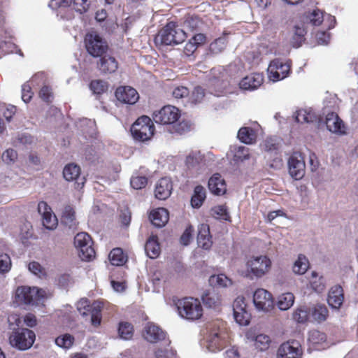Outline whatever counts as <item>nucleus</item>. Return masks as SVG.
<instances>
[{
  "mask_svg": "<svg viewBox=\"0 0 358 358\" xmlns=\"http://www.w3.org/2000/svg\"><path fill=\"white\" fill-rule=\"evenodd\" d=\"M197 45L195 42H192L191 39L185 44L183 52L187 56H191L197 49Z\"/></svg>",
  "mask_w": 358,
  "mask_h": 358,
  "instance_id": "64",
  "label": "nucleus"
},
{
  "mask_svg": "<svg viewBox=\"0 0 358 358\" xmlns=\"http://www.w3.org/2000/svg\"><path fill=\"white\" fill-rule=\"evenodd\" d=\"M131 186L135 189L144 188L148 184V179L145 176H134L131 178Z\"/></svg>",
  "mask_w": 358,
  "mask_h": 358,
  "instance_id": "56",
  "label": "nucleus"
},
{
  "mask_svg": "<svg viewBox=\"0 0 358 358\" xmlns=\"http://www.w3.org/2000/svg\"><path fill=\"white\" fill-rule=\"evenodd\" d=\"M35 338L36 335L32 330L22 328L13 331L9 337V341L12 346L20 350H25L32 346Z\"/></svg>",
  "mask_w": 358,
  "mask_h": 358,
  "instance_id": "6",
  "label": "nucleus"
},
{
  "mask_svg": "<svg viewBox=\"0 0 358 358\" xmlns=\"http://www.w3.org/2000/svg\"><path fill=\"white\" fill-rule=\"evenodd\" d=\"M145 250L147 255L155 259L157 257L160 253V246L158 243V237L156 235H152L146 241L145 245Z\"/></svg>",
  "mask_w": 358,
  "mask_h": 358,
  "instance_id": "27",
  "label": "nucleus"
},
{
  "mask_svg": "<svg viewBox=\"0 0 358 358\" xmlns=\"http://www.w3.org/2000/svg\"><path fill=\"white\" fill-rule=\"evenodd\" d=\"M294 302V296L291 292L284 293L278 298V307L282 310H288Z\"/></svg>",
  "mask_w": 358,
  "mask_h": 358,
  "instance_id": "37",
  "label": "nucleus"
},
{
  "mask_svg": "<svg viewBox=\"0 0 358 358\" xmlns=\"http://www.w3.org/2000/svg\"><path fill=\"white\" fill-rule=\"evenodd\" d=\"M90 88L94 94H101L108 90V85L102 80H94L91 81Z\"/></svg>",
  "mask_w": 358,
  "mask_h": 358,
  "instance_id": "44",
  "label": "nucleus"
},
{
  "mask_svg": "<svg viewBox=\"0 0 358 358\" xmlns=\"http://www.w3.org/2000/svg\"><path fill=\"white\" fill-rule=\"evenodd\" d=\"M172 96L176 99H182L189 96V90L183 85L175 87L172 90Z\"/></svg>",
  "mask_w": 358,
  "mask_h": 358,
  "instance_id": "54",
  "label": "nucleus"
},
{
  "mask_svg": "<svg viewBox=\"0 0 358 358\" xmlns=\"http://www.w3.org/2000/svg\"><path fill=\"white\" fill-rule=\"evenodd\" d=\"M79 256L83 261H90L95 257V250L93 248V243L83 245L78 248Z\"/></svg>",
  "mask_w": 358,
  "mask_h": 358,
  "instance_id": "39",
  "label": "nucleus"
},
{
  "mask_svg": "<svg viewBox=\"0 0 358 358\" xmlns=\"http://www.w3.org/2000/svg\"><path fill=\"white\" fill-rule=\"evenodd\" d=\"M236 321L241 325H248L250 320V313L246 310L243 309L242 311L234 313Z\"/></svg>",
  "mask_w": 358,
  "mask_h": 358,
  "instance_id": "51",
  "label": "nucleus"
},
{
  "mask_svg": "<svg viewBox=\"0 0 358 358\" xmlns=\"http://www.w3.org/2000/svg\"><path fill=\"white\" fill-rule=\"evenodd\" d=\"M243 309H246V304L245 303V299L243 297H237L233 303L234 313H238V311H242Z\"/></svg>",
  "mask_w": 358,
  "mask_h": 358,
  "instance_id": "63",
  "label": "nucleus"
},
{
  "mask_svg": "<svg viewBox=\"0 0 358 358\" xmlns=\"http://www.w3.org/2000/svg\"><path fill=\"white\" fill-rule=\"evenodd\" d=\"M117 99L124 103L134 104L139 99L137 91L129 86H121L115 91Z\"/></svg>",
  "mask_w": 358,
  "mask_h": 358,
  "instance_id": "15",
  "label": "nucleus"
},
{
  "mask_svg": "<svg viewBox=\"0 0 358 358\" xmlns=\"http://www.w3.org/2000/svg\"><path fill=\"white\" fill-rule=\"evenodd\" d=\"M208 188L212 194L217 196L223 195L227 192L225 180L219 173H215L210 178Z\"/></svg>",
  "mask_w": 358,
  "mask_h": 358,
  "instance_id": "20",
  "label": "nucleus"
},
{
  "mask_svg": "<svg viewBox=\"0 0 358 358\" xmlns=\"http://www.w3.org/2000/svg\"><path fill=\"white\" fill-rule=\"evenodd\" d=\"M84 42L87 52L94 57L101 56L108 49L107 41L96 31L86 34Z\"/></svg>",
  "mask_w": 358,
  "mask_h": 358,
  "instance_id": "5",
  "label": "nucleus"
},
{
  "mask_svg": "<svg viewBox=\"0 0 358 358\" xmlns=\"http://www.w3.org/2000/svg\"><path fill=\"white\" fill-rule=\"evenodd\" d=\"M87 243H93L91 236L86 232H80L76 234L74 238V245L76 248H78Z\"/></svg>",
  "mask_w": 358,
  "mask_h": 358,
  "instance_id": "47",
  "label": "nucleus"
},
{
  "mask_svg": "<svg viewBox=\"0 0 358 358\" xmlns=\"http://www.w3.org/2000/svg\"><path fill=\"white\" fill-rule=\"evenodd\" d=\"M45 292L37 287L22 286L17 289L15 297L17 300L24 304H34L43 297Z\"/></svg>",
  "mask_w": 358,
  "mask_h": 358,
  "instance_id": "9",
  "label": "nucleus"
},
{
  "mask_svg": "<svg viewBox=\"0 0 358 358\" xmlns=\"http://www.w3.org/2000/svg\"><path fill=\"white\" fill-rule=\"evenodd\" d=\"M109 260L113 265L122 266L127 261V256L120 248H113L109 253Z\"/></svg>",
  "mask_w": 358,
  "mask_h": 358,
  "instance_id": "30",
  "label": "nucleus"
},
{
  "mask_svg": "<svg viewBox=\"0 0 358 358\" xmlns=\"http://www.w3.org/2000/svg\"><path fill=\"white\" fill-rule=\"evenodd\" d=\"M309 313L306 308L299 307L293 313V320L298 323H304L308 320Z\"/></svg>",
  "mask_w": 358,
  "mask_h": 358,
  "instance_id": "49",
  "label": "nucleus"
},
{
  "mask_svg": "<svg viewBox=\"0 0 358 358\" xmlns=\"http://www.w3.org/2000/svg\"><path fill=\"white\" fill-rule=\"evenodd\" d=\"M289 174L296 180L301 179L305 174L306 165L302 155L294 152L288 160Z\"/></svg>",
  "mask_w": 358,
  "mask_h": 358,
  "instance_id": "11",
  "label": "nucleus"
},
{
  "mask_svg": "<svg viewBox=\"0 0 358 358\" xmlns=\"http://www.w3.org/2000/svg\"><path fill=\"white\" fill-rule=\"evenodd\" d=\"M172 189L173 184L171 178H162L156 184L155 195L159 200H165L170 196Z\"/></svg>",
  "mask_w": 358,
  "mask_h": 358,
  "instance_id": "18",
  "label": "nucleus"
},
{
  "mask_svg": "<svg viewBox=\"0 0 358 358\" xmlns=\"http://www.w3.org/2000/svg\"><path fill=\"white\" fill-rule=\"evenodd\" d=\"M88 0H73V8L80 13H83L88 10Z\"/></svg>",
  "mask_w": 358,
  "mask_h": 358,
  "instance_id": "62",
  "label": "nucleus"
},
{
  "mask_svg": "<svg viewBox=\"0 0 358 358\" xmlns=\"http://www.w3.org/2000/svg\"><path fill=\"white\" fill-rule=\"evenodd\" d=\"M40 98L46 103H51L52 99V90L48 86H43L39 91Z\"/></svg>",
  "mask_w": 358,
  "mask_h": 358,
  "instance_id": "61",
  "label": "nucleus"
},
{
  "mask_svg": "<svg viewBox=\"0 0 358 358\" xmlns=\"http://www.w3.org/2000/svg\"><path fill=\"white\" fill-rule=\"evenodd\" d=\"M11 261L10 257L5 253L0 254V272L4 273L10 270Z\"/></svg>",
  "mask_w": 358,
  "mask_h": 358,
  "instance_id": "57",
  "label": "nucleus"
},
{
  "mask_svg": "<svg viewBox=\"0 0 358 358\" xmlns=\"http://www.w3.org/2000/svg\"><path fill=\"white\" fill-rule=\"evenodd\" d=\"M143 336L150 343H155L165 339L166 333L153 324H148L144 329Z\"/></svg>",
  "mask_w": 358,
  "mask_h": 358,
  "instance_id": "19",
  "label": "nucleus"
},
{
  "mask_svg": "<svg viewBox=\"0 0 358 358\" xmlns=\"http://www.w3.org/2000/svg\"><path fill=\"white\" fill-rule=\"evenodd\" d=\"M227 342L225 334L218 329L209 334L207 338V348L209 351L215 352L222 350L226 346Z\"/></svg>",
  "mask_w": 358,
  "mask_h": 358,
  "instance_id": "16",
  "label": "nucleus"
},
{
  "mask_svg": "<svg viewBox=\"0 0 358 358\" xmlns=\"http://www.w3.org/2000/svg\"><path fill=\"white\" fill-rule=\"evenodd\" d=\"M307 31L303 25H295L294 27V34L291 38L290 43L294 48L300 47L305 41V36Z\"/></svg>",
  "mask_w": 358,
  "mask_h": 358,
  "instance_id": "29",
  "label": "nucleus"
},
{
  "mask_svg": "<svg viewBox=\"0 0 358 358\" xmlns=\"http://www.w3.org/2000/svg\"><path fill=\"white\" fill-rule=\"evenodd\" d=\"M212 211L214 215H217L220 219L226 221L229 220L230 219V215L226 206L220 205L215 206L212 208Z\"/></svg>",
  "mask_w": 358,
  "mask_h": 358,
  "instance_id": "55",
  "label": "nucleus"
},
{
  "mask_svg": "<svg viewBox=\"0 0 358 358\" xmlns=\"http://www.w3.org/2000/svg\"><path fill=\"white\" fill-rule=\"evenodd\" d=\"M43 225L48 229H53L57 225V219L52 211L42 216Z\"/></svg>",
  "mask_w": 358,
  "mask_h": 358,
  "instance_id": "53",
  "label": "nucleus"
},
{
  "mask_svg": "<svg viewBox=\"0 0 358 358\" xmlns=\"http://www.w3.org/2000/svg\"><path fill=\"white\" fill-rule=\"evenodd\" d=\"M29 270L39 278H44L46 276V271L38 262L33 261L28 265Z\"/></svg>",
  "mask_w": 358,
  "mask_h": 358,
  "instance_id": "52",
  "label": "nucleus"
},
{
  "mask_svg": "<svg viewBox=\"0 0 358 358\" xmlns=\"http://www.w3.org/2000/svg\"><path fill=\"white\" fill-rule=\"evenodd\" d=\"M101 308L102 307L100 304H97L96 306L94 304L93 307L91 308V322L95 327H97L101 324Z\"/></svg>",
  "mask_w": 358,
  "mask_h": 358,
  "instance_id": "50",
  "label": "nucleus"
},
{
  "mask_svg": "<svg viewBox=\"0 0 358 358\" xmlns=\"http://www.w3.org/2000/svg\"><path fill=\"white\" fill-rule=\"evenodd\" d=\"M33 94L34 93L31 90V85L27 83L23 84L22 86V99L23 101L29 103L31 101Z\"/></svg>",
  "mask_w": 358,
  "mask_h": 358,
  "instance_id": "60",
  "label": "nucleus"
},
{
  "mask_svg": "<svg viewBox=\"0 0 358 358\" xmlns=\"http://www.w3.org/2000/svg\"><path fill=\"white\" fill-rule=\"evenodd\" d=\"M313 320L320 323L325 321L329 316V310L325 305L316 304L310 310Z\"/></svg>",
  "mask_w": 358,
  "mask_h": 358,
  "instance_id": "28",
  "label": "nucleus"
},
{
  "mask_svg": "<svg viewBox=\"0 0 358 358\" xmlns=\"http://www.w3.org/2000/svg\"><path fill=\"white\" fill-rule=\"evenodd\" d=\"M240 141L245 144L253 143L256 140L255 131L250 127H242L238 132Z\"/></svg>",
  "mask_w": 358,
  "mask_h": 358,
  "instance_id": "33",
  "label": "nucleus"
},
{
  "mask_svg": "<svg viewBox=\"0 0 358 358\" xmlns=\"http://www.w3.org/2000/svg\"><path fill=\"white\" fill-rule=\"evenodd\" d=\"M192 124L189 120H182L172 125L171 133L180 135L184 134L192 129Z\"/></svg>",
  "mask_w": 358,
  "mask_h": 358,
  "instance_id": "38",
  "label": "nucleus"
},
{
  "mask_svg": "<svg viewBox=\"0 0 358 358\" xmlns=\"http://www.w3.org/2000/svg\"><path fill=\"white\" fill-rule=\"evenodd\" d=\"M99 57L96 68L102 74H111L117 70L119 63L115 57L105 53Z\"/></svg>",
  "mask_w": 358,
  "mask_h": 358,
  "instance_id": "14",
  "label": "nucleus"
},
{
  "mask_svg": "<svg viewBox=\"0 0 358 358\" xmlns=\"http://www.w3.org/2000/svg\"><path fill=\"white\" fill-rule=\"evenodd\" d=\"M264 82V76L260 73H252L241 79L239 87L243 90L252 91L259 87Z\"/></svg>",
  "mask_w": 358,
  "mask_h": 358,
  "instance_id": "17",
  "label": "nucleus"
},
{
  "mask_svg": "<svg viewBox=\"0 0 358 358\" xmlns=\"http://www.w3.org/2000/svg\"><path fill=\"white\" fill-rule=\"evenodd\" d=\"M169 212L164 208L152 210L149 215V219L152 224L157 227H164L169 221Z\"/></svg>",
  "mask_w": 358,
  "mask_h": 358,
  "instance_id": "24",
  "label": "nucleus"
},
{
  "mask_svg": "<svg viewBox=\"0 0 358 358\" xmlns=\"http://www.w3.org/2000/svg\"><path fill=\"white\" fill-rule=\"evenodd\" d=\"M309 267V262L303 255H299L298 259L293 265V271L296 274L302 275L306 273Z\"/></svg>",
  "mask_w": 358,
  "mask_h": 358,
  "instance_id": "34",
  "label": "nucleus"
},
{
  "mask_svg": "<svg viewBox=\"0 0 358 358\" xmlns=\"http://www.w3.org/2000/svg\"><path fill=\"white\" fill-rule=\"evenodd\" d=\"M118 334L121 338L129 340L134 335V327L128 322H121L119 323Z\"/></svg>",
  "mask_w": 358,
  "mask_h": 358,
  "instance_id": "36",
  "label": "nucleus"
},
{
  "mask_svg": "<svg viewBox=\"0 0 358 358\" xmlns=\"http://www.w3.org/2000/svg\"><path fill=\"white\" fill-rule=\"evenodd\" d=\"M205 96L204 90L197 86L194 87L190 96H189V102L192 104L196 105L202 101Z\"/></svg>",
  "mask_w": 358,
  "mask_h": 358,
  "instance_id": "46",
  "label": "nucleus"
},
{
  "mask_svg": "<svg viewBox=\"0 0 358 358\" xmlns=\"http://www.w3.org/2000/svg\"><path fill=\"white\" fill-rule=\"evenodd\" d=\"M197 243L200 248L209 250L213 245L210 227L207 224H201L198 229Z\"/></svg>",
  "mask_w": 358,
  "mask_h": 358,
  "instance_id": "22",
  "label": "nucleus"
},
{
  "mask_svg": "<svg viewBox=\"0 0 358 358\" xmlns=\"http://www.w3.org/2000/svg\"><path fill=\"white\" fill-rule=\"evenodd\" d=\"M306 21L314 26H319L324 20V13L318 8L314 9L311 13L306 15Z\"/></svg>",
  "mask_w": 358,
  "mask_h": 358,
  "instance_id": "41",
  "label": "nucleus"
},
{
  "mask_svg": "<svg viewBox=\"0 0 358 358\" xmlns=\"http://www.w3.org/2000/svg\"><path fill=\"white\" fill-rule=\"evenodd\" d=\"M291 72V64L284 62L280 59L272 60L268 67V78L273 82H277L287 78Z\"/></svg>",
  "mask_w": 358,
  "mask_h": 358,
  "instance_id": "7",
  "label": "nucleus"
},
{
  "mask_svg": "<svg viewBox=\"0 0 358 358\" xmlns=\"http://www.w3.org/2000/svg\"><path fill=\"white\" fill-rule=\"evenodd\" d=\"M194 232V228L192 226L189 225L188 226L184 232L182 233V236L180 238V242L183 245H187L189 244L192 238V233Z\"/></svg>",
  "mask_w": 358,
  "mask_h": 358,
  "instance_id": "58",
  "label": "nucleus"
},
{
  "mask_svg": "<svg viewBox=\"0 0 358 358\" xmlns=\"http://www.w3.org/2000/svg\"><path fill=\"white\" fill-rule=\"evenodd\" d=\"M270 338L265 334H259L256 336L255 340V346L260 351L267 350L270 345Z\"/></svg>",
  "mask_w": 358,
  "mask_h": 358,
  "instance_id": "45",
  "label": "nucleus"
},
{
  "mask_svg": "<svg viewBox=\"0 0 358 358\" xmlns=\"http://www.w3.org/2000/svg\"><path fill=\"white\" fill-rule=\"evenodd\" d=\"M210 285L216 287H227L232 285V281L224 274L213 275L209 278Z\"/></svg>",
  "mask_w": 358,
  "mask_h": 358,
  "instance_id": "32",
  "label": "nucleus"
},
{
  "mask_svg": "<svg viewBox=\"0 0 358 358\" xmlns=\"http://www.w3.org/2000/svg\"><path fill=\"white\" fill-rule=\"evenodd\" d=\"M308 341L314 348H318L319 345L326 343L327 336L323 332L313 330L309 333Z\"/></svg>",
  "mask_w": 358,
  "mask_h": 358,
  "instance_id": "35",
  "label": "nucleus"
},
{
  "mask_svg": "<svg viewBox=\"0 0 358 358\" xmlns=\"http://www.w3.org/2000/svg\"><path fill=\"white\" fill-rule=\"evenodd\" d=\"M17 158V153L13 149H7L2 155V159L6 164L13 163Z\"/></svg>",
  "mask_w": 358,
  "mask_h": 358,
  "instance_id": "59",
  "label": "nucleus"
},
{
  "mask_svg": "<svg viewBox=\"0 0 358 358\" xmlns=\"http://www.w3.org/2000/svg\"><path fill=\"white\" fill-rule=\"evenodd\" d=\"M75 338L69 334H65L55 338V344L62 348L69 349L73 345Z\"/></svg>",
  "mask_w": 358,
  "mask_h": 358,
  "instance_id": "42",
  "label": "nucleus"
},
{
  "mask_svg": "<svg viewBox=\"0 0 358 358\" xmlns=\"http://www.w3.org/2000/svg\"><path fill=\"white\" fill-rule=\"evenodd\" d=\"M303 348L299 341L292 339L282 343L277 350V358H302Z\"/></svg>",
  "mask_w": 358,
  "mask_h": 358,
  "instance_id": "10",
  "label": "nucleus"
},
{
  "mask_svg": "<svg viewBox=\"0 0 358 358\" xmlns=\"http://www.w3.org/2000/svg\"><path fill=\"white\" fill-rule=\"evenodd\" d=\"M179 108L171 105L162 107L153 115V119L157 124L173 125L180 117Z\"/></svg>",
  "mask_w": 358,
  "mask_h": 358,
  "instance_id": "8",
  "label": "nucleus"
},
{
  "mask_svg": "<svg viewBox=\"0 0 358 358\" xmlns=\"http://www.w3.org/2000/svg\"><path fill=\"white\" fill-rule=\"evenodd\" d=\"M227 40L225 36L216 38L210 45V50L214 54L222 52L227 47Z\"/></svg>",
  "mask_w": 358,
  "mask_h": 358,
  "instance_id": "43",
  "label": "nucleus"
},
{
  "mask_svg": "<svg viewBox=\"0 0 358 358\" xmlns=\"http://www.w3.org/2000/svg\"><path fill=\"white\" fill-rule=\"evenodd\" d=\"M155 127L152 120L146 115L138 117L131 127L133 138L138 141L150 140L155 134Z\"/></svg>",
  "mask_w": 358,
  "mask_h": 358,
  "instance_id": "4",
  "label": "nucleus"
},
{
  "mask_svg": "<svg viewBox=\"0 0 358 358\" xmlns=\"http://www.w3.org/2000/svg\"><path fill=\"white\" fill-rule=\"evenodd\" d=\"M202 301L205 306L209 308H216L222 304V297L215 289L207 291L202 296Z\"/></svg>",
  "mask_w": 358,
  "mask_h": 358,
  "instance_id": "25",
  "label": "nucleus"
},
{
  "mask_svg": "<svg viewBox=\"0 0 358 358\" xmlns=\"http://www.w3.org/2000/svg\"><path fill=\"white\" fill-rule=\"evenodd\" d=\"M178 315L189 321L199 320L203 316V307L200 301L194 297L186 296L175 301Z\"/></svg>",
  "mask_w": 358,
  "mask_h": 358,
  "instance_id": "1",
  "label": "nucleus"
},
{
  "mask_svg": "<svg viewBox=\"0 0 358 358\" xmlns=\"http://www.w3.org/2000/svg\"><path fill=\"white\" fill-rule=\"evenodd\" d=\"M206 197V189L201 185H196L194 189V194L191 199V204L193 208H200Z\"/></svg>",
  "mask_w": 358,
  "mask_h": 358,
  "instance_id": "31",
  "label": "nucleus"
},
{
  "mask_svg": "<svg viewBox=\"0 0 358 358\" xmlns=\"http://www.w3.org/2000/svg\"><path fill=\"white\" fill-rule=\"evenodd\" d=\"M310 283L312 289L317 292H322L325 288L323 278L320 277L317 278V275L315 272H313Z\"/></svg>",
  "mask_w": 358,
  "mask_h": 358,
  "instance_id": "48",
  "label": "nucleus"
},
{
  "mask_svg": "<svg viewBox=\"0 0 358 358\" xmlns=\"http://www.w3.org/2000/svg\"><path fill=\"white\" fill-rule=\"evenodd\" d=\"M61 220L69 229H74L76 228L78 222L76 219V212L71 206L67 205L64 207Z\"/></svg>",
  "mask_w": 358,
  "mask_h": 358,
  "instance_id": "26",
  "label": "nucleus"
},
{
  "mask_svg": "<svg viewBox=\"0 0 358 358\" xmlns=\"http://www.w3.org/2000/svg\"><path fill=\"white\" fill-rule=\"evenodd\" d=\"M203 159V156L200 151H192L185 159V164L189 168H194L199 165Z\"/></svg>",
  "mask_w": 358,
  "mask_h": 358,
  "instance_id": "40",
  "label": "nucleus"
},
{
  "mask_svg": "<svg viewBox=\"0 0 358 358\" xmlns=\"http://www.w3.org/2000/svg\"><path fill=\"white\" fill-rule=\"evenodd\" d=\"M245 275L250 279L260 278L265 275L271 268V261L266 255L252 256L245 264Z\"/></svg>",
  "mask_w": 358,
  "mask_h": 358,
  "instance_id": "3",
  "label": "nucleus"
},
{
  "mask_svg": "<svg viewBox=\"0 0 358 358\" xmlns=\"http://www.w3.org/2000/svg\"><path fill=\"white\" fill-rule=\"evenodd\" d=\"M325 123L328 130L332 133L340 134L345 133L343 122L338 115L334 112L327 115Z\"/></svg>",
  "mask_w": 358,
  "mask_h": 358,
  "instance_id": "21",
  "label": "nucleus"
},
{
  "mask_svg": "<svg viewBox=\"0 0 358 358\" xmlns=\"http://www.w3.org/2000/svg\"><path fill=\"white\" fill-rule=\"evenodd\" d=\"M186 37L185 32L176 22H169L159 31L155 41L161 45H173L182 43Z\"/></svg>",
  "mask_w": 358,
  "mask_h": 358,
  "instance_id": "2",
  "label": "nucleus"
},
{
  "mask_svg": "<svg viewBox=\"0 0 358 358\" xmlns=\"http://www.w3.org/2000/svg\"><path fill=\"white\" fill-rule=\"evenodd\" d=\"M344 301L343 287L340 285L332 287L328 294L327 301L329 305L334 308H339Z\"/></svg>",
  "mask_w": 358,
  "mask_h": 358,
  "instance_id": "23",
  "label": "nucleus"
},
{
  "mask_svg": "<svg viewBox=\"0 0 358 358\" xmlns=\"http://www.w3.org/2000/svg\"><path fill=\"white\" fill-rule=\"evenodd\" d=\"M80 167L78 165L70 163L64 166L63 176L67 181H75V188L81 189L85 183V178H80Z\"/></svg>",
  "mask_w": 358,
  "mask_h": 358,
  "instance_id": "12",
  "label": "nucleus"
},
{
  "mask_svg": "<svg viewBox=\"0 0 358 358\" xmlns=\"http://www.w3.org/2000/svg\"><path fill=\"white\" fill-rule=\"evenodd\" d=\"M253 302L256 308L263 311H268L273 307V299L271 294L267 290L257 289L253 295Z\"/></svg>",
  "mask_w": 358,
  "mask_h": 358,
  "instance_id": "13",
  "label": "nucleus"
}]
</instances>
